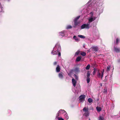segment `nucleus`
Segmentation results:
<instances>
[{
    "instance_id": "f257e3e1",
    "label": "nucleus",
    "mask_w": 120,
    "mask_h": 120,
    "mask_svg": "<svg viewBox=\"0 0 120 120\" xmlns=\"http://www.w3.org/2000/svg\"><path fill=\"white\" fill-rule=\"evenodd\" d=\"M95 19H94L92 17L89 18L88 19V23L86 24H83L81 26V29H83L85 28L88 29H89L90 27V24Z\"/></svg>"
},
{
    "instance_id": "f03ea898",
    "label": "nucleus",
    "mask_w": 120,
    "mask_h": 120,
    "mask_svg": "<svg viewBox=\"0 0 120 120\" xmlns=\"http://www.w3.org/2000/svg\"><path fill=\"white\" fill-rule=\"evenodd\" d=\"M80 17V16L79 15L75 18L74 20L73 21L74 22V26L73 27L74 28H76V26L80 23V21H78V20Z\"/></svg>"
},
{
    "instance_id": "7ed1b4c3",
    "label": "nucleus",
    "mask_w": 120,
    "mask_h": 120,
    "mask_svg": "<svg viewBox=\"0 0 120 120\" xmlns=\"http://www.w3.org/2000/svg\"><path fill=\"white\" fill-rule=\"evenodd\" d=\"M83 111L84 112L83 115L86 117L88 116L89 115V112L88 111V109L86 107H84L82 109Z\"/></svg>"
},
{
    "instance_id": "20e7f679",
    "label": "nucleus",
    "mask_w": 120,
    "mask_h": 120,
    "mask_svg": "<svg viewBox=\"0 0 120 120\" xmlns=\"http://www.w3.org/2000/svg\"><path fill=\"white\" fill-rule=\"evenodd\" d=\"M86 96L85 95H80L79 97V101L80 103H83L85 100Z\"/></svg>"
},
{
    "instance_id": "39448f33",
    "label": "nucleus",
    "mask_w": 120,
    "mask_h": 120,
    "mask_svg": "<svg viewBox=\"0 0 120 120\" xmlns=\"http://www.w3.org/2000/svg\"><path fill=\"white\" fill-rule=\"evenodd\" d=\"M104 71V70L103 69L101 72H98V77L101 78V79H102L103 76Z\"/></svg>"
},
{
    "instance_id": "423d86ee",
    "label": "nucleus",
    "mask_w": 120,
    "mask_h": 120,
    "mask_svg": "<svg viewBox=\"0 0 120 120\" xmlns=\"http://www.w3.org/2000/svg\"><path fill=\"white\" fill-rule=\"evenodd\" d=\"M74 70L75 73L76 74H77L80 71L79 68H76Z\"/></svg>"
},
{
    "instance_id": "0eeeda50",
    "label": "nucleus",
    "mask_w": 120,
    "mask_h": 120,
    "mask_svg": "<svg viewBox=\"0 0 120 120\" xmlns=\"http://www.w3.org/2000/svg\"><path fill=\"white\" fill-rule=\"evenodd\" d=\"M72 82L74 86V87H75L76 83V82L74 78H73L72 79Z\"/></svg>"
},
{
    "instance_id": "6e6552de",
    "label": "nucleus",
    "mask_w": 120,
    "mask_h": 120,
    "mask_svg": "<svg viewBox=\"0 0 120 120\" xmlns=\"http://www.w3.org/2000/svg\"><path fill=\"white\" fill-rule=\"evenodd\" d=\"M63 73L62 72H61L58 75L60 78L62 79L63 78Z\"/></svg>"
},
{
    "instance_id": "1a4fd4ad",
    "label": "nucleus",
    "mask_w": 120,
    "mask_h": 120,
    "mask_svg": "<svg viewBox=\"0 0 120 120\" xmlns=\"http://www.w3.org/2000/svg\"><path fill=\"white\" fill-rule=\"evenodd\" d=\"M60 70V68L59 65H57L56 68V71L57 72H59Z\"/></svg>"
},
{
    "instance_id": "9d476101",
    "label": "nucleus",
    "mask_w": 120,
    "mask_h": 120,
    "mask_svg": "<svg viewBox=\"0 0 120 120\" xmlns=\"http://www.w3.org/2000/svg\"><path fill=\"white\" fill-rule=\"evenodd\" d=\"M58 50L57 49V50L54 51L53 50H52L51 52V53L53 55H57L58 54Z\"/></svg>"
},
{
    "instance_id": "9b49d317",
    "label": "nucleus",
    "mask_w": 120,
    "mask_h": 120,
    "mask_svg": "<svg viewBox=\"0 0 120 120\" xmlns=\"http://www.w3.org/2000/svg\"><path fill=\"white\" fill-rule=\"evenodd\" d=\"M60 36H62V37L64 36L65 35V34L64 33V31H63L59 33Z\"/></svg>"
},
{
    "instance_id": "f8f14e48",
    "label": "nucleus",
    "mask_w": 120,
    "mask_h": 120,
    "mask_svg": "<svg viewBox=\"0 0 120 120\" xmlns=\"http://www.w3.org/2000/svg\"><path fill=\"white\" fill-rule=\"evenodd\" d=\"M114 50L116 52H119L120 51V49L114 47Z\"/></svg>"
},
{
    "instance_id": "ddd939ff",
    "label": "nucleus",
    "mask_w": 120,
    "mask_h": 120,
    "mask_svg": "<svg viewBox=\"0 0 120 120\" xmlns=\"http://www.w3.org/2000/svg\"><path fill=\"white\" fill-rule=\"evenodd\" d=\"M60 112H62L63 113H64L65 114V115L66 116H67V114L66 113V111L62 109H60Z\"/></svg>"
},
{
    "instance_id": "4468645a",
    "label": "nucleus",
    "mask_w": 120,
    "mask_h": 120,
    "mask_svg": "<svg viewBox=\"0 0 120 120\" xmlns=\"http://www.w3.org/2000/svg\"><path fill=\"white\" fill-rule=\"evenodd\" d=\"M81 57L80 56H78L76 58V61L77 62L79 61L81 59Z\"/></svg>"
},
{
    "instance_id": "2eb2a0df",
    "label": "nucleus",
    "mask_w": 120,
    "mask_h": 120,
    "mask_svg": "<svg viewBox=\"0 0 120 120\" xmlns=\"http://www.w3.org/2000/svg\"><path fill=\"white\" fill-rule=\"evenodd\" d=\"M104 116H100L99 117V120H104Z\"/></svg>"
},
{
    "instance_id": "dca6fc26",
    "label": "nucleus",
    "mask_w": 120,
    "mask_h": 120,
    "mask_svg": "<svg viewBox=\"0 0 120 120\" xmlns=\"http://www.w3.org/2000/svg\"><path fill=\"white\" fill-rule=\"evenodd\" d=\"M80 54L82 56H85L86 55V54L84 52H82Z\"/></svg>"
},
{
    "instance_id": "f3484780",
    "label": "nucleus",
    "mask_w": 120,
    "mask_h": 120,
    "mask_svg": "<svg viewBox=\"0 0 120 120\" xmlns=\"http://www.w3.org/2000/svg\"><path fill=\"white\" fill-rule=\"evenodd\" d=\"M72 27L71 25H68L66 27V28L67 29H71L72 28Z\"/></svg>"
},
{
    "instance_id": "a211bd4d",
    "label": "nucleus",
    "mask_w": 120,
    "mask_h": 120,
    "mask_svg": "<svg viewBox=\"0 0 120 120\" xmlns=\"http://www.w3.org/2000/svg\"><path fill=\"white\" fill-rule=\"evenodd\" d=\"M78 36L81 38H85V37L83 35H78Z\"/></svg>"
},
{
    "instance_id": "6ab92c4d",
    "label": "nucleus",
    "mask_w": 120,
    "mask_h": 120,
    "mask_svg": "<svg viewBox=\"0 0 120 120\" xmlns=\"http://www.w3.org/2000/svg\"><path fill=\"white\" fill-rule=\"evenodd\" d=\"M90 64H88L86 67V70H88L90 69Z\"/></svg>"
},
{
    "instance_id": "aec40b11",
    "label": "nucleus",
    "mask_w": 120,
    "mask_h": 120,
    "mask_svg": "<svg viewBox=\"0 0 120 120\" xmlns=\"http://www.w3.org/2000/svg\"><path fill=\"white\" fill-rule=\"evenodd\" d=\"M88 101L89 102L91 103L92 102L93 100L91 98H89L88 99Z\"/></svg>"
},
{
    "instance_id": "412c9836",
    "label": "nucleus",
    "mask_w": 120,
    "mask_h": 120,
    "mask_svg": "<svg viewBox=\"0 0 120 120\" xmlns=\"http://www.w3.org/2000/svg\"><path fill=\"white\" fill-rule=\"evenodd\" d=\"M87 77L90 78V71H88L87 72Z\"/></svg>"
},
{
    "instance_id": "4be33fe9",
    "label": "nucleus",
    "mask_w": 120,
    "mask_h": 120,
    "mask_svg": "<svg viewBox=\"0 0 120 120\" xmlns=\"http://www.w3.org/2000/svg\"><path fill=\"white\" fill-rule=\"evenodd\" d=\"M110 66L109 65L107 67V68L106 71H109L110 70Z\"/></svg>"
},
{
    "instance_id": "5701e85b",
    "label": "nucleus",
    "mask_w": 120,
    "mask_h": 120,
    "mask_svg": "<svg viewBox=\"0 0 120 120\" xmlns=\"http://www.w3.org/2000/svg\"><path fill=\"white\" fill-rule=\"evenodd\" d=\"M86 81L87 83H89L90 82V78L87 77L86 79Z\"/></svg>"
},
{
    "instance_id": "b1692460",
    "label": "nucleus",
    "mask_w": 120,
    "mask_h": 120,
    "mask_svg": "<svg viewBox=\"0 0 120 120\" xmlns=\"http://www.w3.org/2000/svg\"><path fill=\"white\" fill-rule=\"evenodd\" d=\"M93 49L94 51H97V47H94Z\"/></svg>"
},
{
    "instance_id": "393cba45",
    "label": "nucleus",
    "mask_w": 120,
    "mask_h": 120,
    "mask_svg": "<svg viewBox=\"0 0 120 120\" xmlns=\"http://www.w3.org/2000/svg\"><path fill=\"white\" fill-rule=\"evenodd\" d=\"M73 38L76 40H78V38L75 36H74L73 37Z\"/></svg>"
},
{
    "instance_id": "a878e982",
    "label": "nucleus",
    "mask_w": 120,
    "mask_h": 120,
    "mask_svg": "<svg viewBox=\"0 0 120 120\" xmlns=\"http://www.w3.org/2000/svg\"><path fill=\"white\" fill-rule=\"evenodd\" d=\"M74 72V69H71L70 70L69 72H70V73H71L72 74Z\"/></svg>"
},
{
    "instance_id": "bb28decb",
    "label": "nucleus",
    "mask_w": 120,
    "mask_h": 120,
    "mask_svg": "<svg viewBox=\"0 0 120 120\" xmlns=\"http://www.w3.org/2000/svg\"><path fill=\"white\" fill-rule=\"evenodd\" d=\"M96 71V70L95 68H94V70L93 72V74L94 75Z\"/></svg>"
},
{
    "instance_id": "cd10ccee",
    "label": "nucleus",
    "mask_w": 120,
    "mask_h": 120,
    "mask_svg": "<svg viewBox=\"0 0 120 120\" xmlns=\"http://www.w3.org/2000/svg\"><path fill=\"white\" fill-rule=\"evenodd\" d=\"M101 110V108L100 107H98V112H100Z\"/></svg>"
},
{
    "instance_id": "c85d7f7f",
    "label": "nucleus",
    "mask_w": 120,
    "mask_h": 120,
    "mask_svg": "<svg viewBox=\"0 0 120 120\" xmlns=\"http://www.w3.org/2000/svg\"><path fill=\"white\" fill-rule=\"evenodd\" d=\"M60 113H61V112L59 110V111L57 113V116H59Z\"/></svg>"
},
{
    "instance_id": "c756f323",
    "label": "nucleus",
    "mask_w": 120,
    "mask_h": 120,
    "mask_svg": "<svg viewBox=\"0 0 120 120\" xmlns=\"http://www.w3.org/2000/svg\"><path fill=\"white\" fill-rule=\"evenodd\" d=\"M79 53V51H77L75 53V55H78Z\"/></svg>"
},
{
    "instance_id": "7c9ffc66",
    "label": "nucleus",
    "mask_w": 120,
    "mask_h": 120,
    "mask_svg": "<svg viewBox=\"0 0 120 120\" xmlns=\"http://www.w3.org/2000/svg\"><path fill=\"white\" fill-rule=\"evenodd\" d=\"M107 89L106 88L104 89V92L105 93H106L107 92Z\"/></svg>"
},
{
    "instance_id": "2f4dec72",
    "label": "nucleus",
    "mask_w": 120,
    "mask_h": 120,
    "mask_svg": "<svg viewBox=\"0 0 120 120\" xmlns=\"http://www.w3.org/2000/svg\"><path fill=\"white\" fill-rule=\"evenodd\" d=\"M57 64V62L56 61L54 62L53 63V64L54 65H56Z\"/></svg>"
},
{
    "instance_id": "473e14b6",
    "label": "nucleus",
    "mask_w": 120,
    "mask_h": 120,
    "mask_svg": "<svg viewBox=\"0 0 120 120\" xmlns=\"http://www.w3.org/2000/svg\"><path fill=\"white\" fill-rule=\"evenodd\" d=\"M119 41V40L117 38L116 39V43L117 44Z\"/></svg>"
},
{
    "instance_id": "72a5a7b5",
    "label": "nucleus",
    "mask_w": 120,
    "mask_h": 120,
    "mask_svg": "<svg viewBox=\"0 0 120 120\" xmlns=\"http://www.w3.org/2000/svg\"><path fill=\"white\" fill-rule=\"evenodd\" d=\"M57 54L59 56H61L60 53L59 52V51H58V52Z\"/></svg>"
},
{
    "instance_id": "f704fd0d",
    "label": "nucleus",
    "mask_w": 120,
    "mask_h": 120,
    "mask_svg": "<svg viewBox=\"0 0 120 120\" xmlns=\"http://www.w3.org/2000/svg\"><path fill=\"white\" fill-rule=\"evenodd\" d=\"M105 82H106L107 80V76H105Z\"/></svg>"
},
{
    "instance_id": "c9c22d12",
    "label": "nucleus",
    "mask_w": 120,
    "mask_h": 120,
    "mask_svg": "<svg viewBox=\"0 0 120 120\" xmlns=\"http://www.w3.org/2000/svg\"><path fill=\"white\" fill-rule=\"evenodd\" d=\"M74 75L75 78L76 79H78V77L75 74Z\"/></svg>"
},
{
    "instance_id": "e433bc0d",
    "label": "nucleus",
    "mask_w": 120,
    "mask_h": 120,
    "mask_svg": "<svg viewBox=\"0 0 120 120\" xmlns=\"http://www.w3.org/2000/svg\"><path fill=\"white\" fill-rule=\"evenodd\" d=\"M58 120H64L61 118L59 117L58 118Z\"/></svg>"
},
{
    "instance_id": "4c0bfd02",
    "label": "nucleus",
    "mask_w": 120,
    "mask_h": 120,
    "mask_svg": "<svg viewBox=\"0 0 120 120\" xmlns=\"http://www.w3.org/2000/svg\"><path fill=\"white\" fill-rule=\"evenodd\" d=\"M71 74L70 73V72H69V73L68 74V75L69 76H71Z\"/></svg>"
},
{
    "instance_id": "58836bf2",
    "label": "nucleus",
    "mask_w": 120,
    "mask_h": 120,
    "mask_svg": "<svg viewBox=\"0 0 120 120\" xmlns=\"http://www.w3.org/2000/svg\"><path fill=\"white\" fill-rule=\"evenodd\" d=\"M103 11V8L102 7H101V13Z\"/></svg>"
},
{
    "instance_id": "ea45409f",
    "label": "nucleus",
    "mask_w": 120,
    "mask_h": 120,
    "mask_svg": "<svg viewBox=\"0 0 120 120\" xmlns=\"http://www.w3.org/2000/svg\"><path fill=\"white\" fill-rule=\"evenodd\" d=\"M96 109L98 111V106H97V107H96Z\"/></svg>"
},
{
    "instance_id": "a19ab883",
    "label": "nucleus",
    "mask_w": 120,
    "mask_h": 120,
    "mask_svg": "<svg viewBox=\"0 0 120 120\" xmlns=\"http://www.w3.org/2000/svg\"><path fill=\"white\" fill-rule=\"evenodd\" d=\"M100 86H102V84H100Z\"/></svg>"
},
{
    "instance_id": "79ce46f5",
    "label": "nucleus",
    "mask_w": 120,
    "mask_h": 120,
    "mask_svg": "<svg viewBox=\"0 0 120 120\" xmlns=\"http://www.w3.org/2000/svg\"><path fill=\"white\" fill-rule=\"evenodd\" d=\"M8 0V1H9L10 0Z\"/></svg>"
},
{
    "instance_id": "37998d69",
    "label": "nucleus",
    "mask_w": 120,
    "mask_h": 120,
    "mask_svg": "<svg viewBox=\"0 0 120 120\" xmlns=\"http://www.w3.org/2000/svg\"><path fill=\"white\" fill-rule=\"evenodd\" d=\"M89 120H90V119H89Z\"/></svg>"
}]
</instances>
